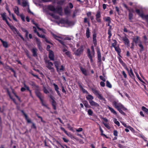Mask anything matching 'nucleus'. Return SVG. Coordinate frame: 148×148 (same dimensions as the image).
Masks as SVG:
<instances>
[{
  "mask_svg": "<svg viewBox=\"0 0 148 148\" xmlns=\"http://www.w3.org/2000/svg\"><path fill=\"white\" fill-rule=\"evenodd\" d=\"M91 49L92 50L91 52V54L90 53V50L88 49L87 50L88 56L90 59L91 62H92L93 61L92 57L93 56H94L95 55V51L94 49V47L93 46H91Z\"/></svg>",
  "mask_w": 148,
  "mask_h": 148,
  "instance_id": "1",
  "label": "nucleus"
},
{
  "mask_svg": "<svg viewBox=\"0 0 148 148\" xmlns=\"http://www.w3.org/2000/svg\"><path fill=\"white\" fill-rule=\"evenodd\" d=\"M84 50L83 46L82 45L80 47L74 52L75 54L77 56H80L83 53Z\"/></svg>",
  "mask_w": 148,
  "mask_h": 148,
  "instance_id": "2",
  "label": "nucleus"
},
{
  "mask_svg": "<svg viewBox=\"0 0 148 148\" xmlns=\"http://www.w3.org/2000/svg\"><path fill=\"white\" fill-rule=\"evenodd\" d=\"M113 104L115 108L117 110L123 107V106L120 103L117 102L116 101H114L113 102Z\"/></svg>",
  "mask_w": 148,
  "mask_h": 148,
  "instance_id": "3",
  "label": "nucleus"
},
{
  "mask_svg": "<svg viewBox=\"0 0 148 148\" xmlns=\"http://www.w3.org/2000/svg\"><path fill=\"white\" fill-rule=\"evenodd\" d=\"M35 93L36 95L39 99L40 100V99H42L41 98L42 95L41 93L39 91V88L35 89Z\"/></svg>",
  "mask_w": 148,
  "mask_h": 148,
  "instance_id": "4",
  "label": "nucleus"
},
{
  "mask_svg": "<svg viewBox=\"0 0 148 148\" xmlns=\"http://www.w3.org/2000/svg\"><path fill=\"white\" fill-rule=\"evenodd\" d=\"M54 55L53 52L52 51H50L49 52V58L51 60H54Z\"/></svg>",
  "mask_w": 148,
  "mask_h": 148,
  "instance_id": "5",
  "label": "nucleus"
},
{
  "mask_svg": "<svg viewBox=\"0 0 148 148\" xmlns=\"http://www.w3.org/2000/svg\"><path fill=\"white\" fill-rule=\"evenodd\" d=\"M37 49L36 48H33L31 50V51L33 53V56L35 57H36L38 56L37 54Z\"/></svg>",
  "mask_w": 148,
  "mask_h": 148,
  "instance_id": "6",
  "label": "nucleus"
},
{
  "mask_svg": "<svg viewBox=\"0 0 148 148\" xmlns=\"http://www.w3.org/2000/svg\"><path fill=\"white\" fill-rule=\"evenodd\" d=\"M97 58L98 60V62H101V53L99 48L97 49Z\"/></svg>",
  "mask_w": 148,
  "mask_h": 148,
  "instance_id": "7",
  "label": "nucleus"
},
{
  "mask_svg": "<svg viewBox=\"0 0 148 148\" xmlns=\"http://www.w3.org/2000/svg\"><path fill=\"white\" fill-rule=\"evenodd\" d=\"M123 40L124 41L125 45H127L128 47H130V42L128 38L126 36L123 37Z\"/></svg>",
  "mask_w": 148,
  "mask_h": 148,
  "instance_id": "8",
  "label": "nucleus"
},
{
  "mask_svg": "<svg viewBox=\"0 0 148 148\" xmlns=\"http://www.w3.org/2000/svg\"><path fill=\"white\" fill-rule=\"evenodd\" d=\"M89 102L91 106L95 107H99V105L98 104L92 100H89Z\"/></svg>",
  "mask_w": 148,
  "mask_h": 148,
  "instance_id": "9",
  "label": "nucleus"
},
{
  "mask_svg": "<svg viewBox=\"0 0 148 148\" xmlns=\"http://www.w3.org/2000/svg\"><path fill=\"white\" fill-rule=\"evenodd\" d=\"M15 29H13L12 30L13 32L15 31L16 33L18 35L21 37V39L23 41H25V39L22 36L21 34L19 32V31L17 30V29L15 27Z\"/></svg>",
  "mask_w": 148,
  "mask_h": 148,
  "instance_id": "10",
  "label": "nucleus"
},
{
  "mask_svg": "<svg viewBox=\"0 0 148 148\" xmlns=\"http://www.w3.org/2000/svg\"><path fill=\"white\" fill-rule=\"evenodd\" d=\"M53 63L55 65V67L57 71L58 72H59V69L58 68V67L60 65V62L57 61H56L54 62Z\"/></svg>",
  "mask_w": 148,
  "mask_h": 148,
  "instance_id": "11",
  "label": "nucleus"
},
{
  "mask_svg": "<svg viewBox=\"0 0 148 148\" xmlns=\"http://www.w3.org/2000/svg\"><path fill=\"white\" fill-rule=\"evenodd\" d=\"M78 85L80 89H81L82 92L84 93H86L87 94H88V91L86 90L81 85L80 83H78Z\"/></svg>",
  "mask_w": 148,
  "mask_h": 148,
  "instance_id": "12",
  "label": "nucleus"
},
{
  "mask_svg": "<svg viewBox=\"0 0 148 148\" xmlns=\"http://www.w3.org/2000/svg\"><path fill=\"white\" fill-rule=\"evenodd\" d=\"M129 75L130 76V77H131L133 79H135V77L134 75L132 69L131 68L130 69V72L128 73Z\"/></svg>",
  "mask_w": 148,
  "mask_h": 148,
  "instance_id": "13",
  "label": "nucleus"
},
{
  "mask_svg": "<svg viewBox=\"0 0 148 148\" xmlns=\"http://www.w3.org/2000/svg\"><path fill=\"white\" fill-rule=\"evenodd\" d=\"M80 69L84 74L85 75H87V71L86 69L83 68L82 67H80Z\"/></svg>",
  "mask_w": 148,
  "mask_h": 148,
  "instance_id": "14",
  "label": "nucleus"
},
{
  "mask_svg": "<svg viewBox=\"0 0 148 148\" xmlns=\"http://www.w3.org/2000/svg\"><path fill=\"white\" fill-rule=\"evenodd\" d=\"M92 90L93 92L97 96L99 95V91L96 89L92 88Z\"/></svg>",
  "mask_w": 148,
  "mask_h": 148,
  "instance_id": "15",
  "label": "nucleus"
},
{
  "mask_svg": "<svg viewBox=\"0 0 148 148\" xmlns=\"http://www.w3.org/2000/svg\"><path fill=\"white\" fill-rule=\"evenodd\" d=\"M108 109L110 111L114 114H116L117 113L116 111L112 108L110 107L109 106H108Z\"/></svg>",
  "mask_w": 148,
  "mask_h": 148,
  "instance_id": "16",
  "label": "nucleus"
},
{
  "mask_svg": "<svg viewBox=\"0 0 148 148\" xmlns=\"http://www.w3.org/2000/svg\"><path fill=\"white\" fill-rule=\"evenodd\" d=\"M114 49L117 52L118 55L120 56V54L121 51V49L119 47H115Z\"/></svg>",
  "mask_w": 148,
  "mask_h": 148,
  "instance_id": "17",
  "label": "nucleus"
},
{
  "mask_svg": "<svg viewBox=\"0 0 148 148\" xmlns=\"http://www.w3.org/2000/svg\"><path fill=\"white\" fill-rule=\"evenodd\" d=\"M48 8L51 11L53 12H55L56 10L54 6L52 5H49L48 6Z\"/></svg>",
  "mask_w": 148,
  "mask_h": 148,
  "instance_id": "18",
  "label": "nucleus"
},
{
  "mask_svg": "<svg viewBox=\"0 0 148 148\" xmlns=\"http://www.w3.org/2000/svg\"><path fill=\"white\" fill-rule=\"evenodd\" d=\"M86 98L88 100H92L94 98L93 97L90 95H88L86 97Z\"/></svg>",
  "mask_w": 148,
  "mask_h": 148,
  "instance_id": "19",
  "label": "nucleus"
},
{
  "mask_svg": "<svg viewBox=\"0 0 148 148\" xmlns=\"http://www.w3.org/2000/svg\"><path fill=\"white\" fill-rule=\"evenodd\" d=\"M90 33L89 29L88 27L87 28L86 32V35L87 38H88L90 37Z\"/></svg>",
  "mask_w": 148,
  "mask_h": 148,
  "instance_id": "20",
  "label": "nucleus"
},
{
  "mask_svg": "<svg viewBox=\"0 0 148 148\" xmlns=\"http://www.w3.org/2000/svg\"><path fill=\"white\" fill-rule=\"evenodd\" d=\"M14 12L17 15H19V12L18 10V7H15V8L14 9Z\"/></svg>",
  "mask_w": 148,
  "mask_h": 148,
  "instance_id": "21",
  "label": "nucleus"
},
{
  "mask_svg": "<svg viewBox=\"0 0 148 148\" xmlns=\"http://www.w3.org/2000/svg\"><path fill=\"white\" fill-rule=\"evenodd\" d=\"M98 98L100 100H101L105 102L106 101L105 99L102 96V95L99 94V95L97 96Z\"/></svg>",
  "mask_w": 148,
  "mask_h": 148,
  "instance_id": "22",
  "label": "nucleus"
},
{
  "mask_svg": "<svg viewBox=\"0 0 148 148\" xmlns=\"http://www.w3.org/2000/svg\"><path fill=\"white\" fill-rule=\"evenodd\" d=\"M52 66L50 65H49L47 64V67L50 70L51 72H53L54 71V69L52 67Z\"/></svg>",
  "mask_w": 148,
  "mask_h": 148,
  "instance_id": "23",
  "label": "nucleus"
},
{
  "mask_svg": "<svg viewBox=\"0 0 148 148\" xmlns=\"http://www.w3.org/2000/svg\"><path fill=\"white\" fill-rule=\"evenodd\" d=\"M139 40V37L138 36H136L133 39V41L136 44L137 43Z\"/></svg>",
  "mask_w": 148,
  "mask_h": 148,
  "instance_id": "24",
  "label": "nucleus"
},
{
  "mask_svg": "<svg viewBox=\"0 0 148 148\" xmlns=\"http://www.w3.org/2000/svg\"><path fill=\"white\" fill-rule=\"evenodd\" d=\"M142 110L147 114H148V109L144 106L142 107Z\"/></svg>",
  "mask_w": 148,
  "mask_h": 148,
  "instance_id": "25",
  "label": "nucleus"
},
{
  "mask_svg": "<svg viewBox=\"0 0 148 148\" xmlns=\"http://www.w3.org/2000/svg\"><path fill=\"white\" fill-rule=\"evenodd\" d=\"M136 12L137 14L139 15L140 16H141L142 17H143V14L140 13V10H139L137 9H136Z\"/></svg>",
  "mask_w": 148,
  "mask_h": 148,
  "instance_id": "26",
  "label": "nucleus"
},
{
  "mask_svg": "<svg viewBox=\"0 0 148 148\" xmlns=\"http://www.w3.org/2000/svg\"><path fill=\"white\" fill-rule=\"evenodd\" d=\"M138 45L139 47L140 48V52H141L142 51L144 50V47L143 45L140 43L139 45Z\"/></svg>",
  "mask_w": 148,
  "mask_h": 148,
  "instance_id": "27",
  "label": "nucleus"
},
{
  "mask_svg": "<svg viewBox=\"0 0 148 148\" xmlns=\"http://www.w3.org/2000/svg\"><path fill=\"white\" fill-rule=\"evenodd\" d=\"M32 86L34 87L35 88V89L38 88H39V86L36 85L33 82L32 83V84H31Z\"/></svg>",
  "mask_w": 148,
  "mask_h": 148,
  "instance_id": "28",
  "label": "nucleus"
},
{
  "mask_svg": "<svg viewBox=\"0 0 148 148\" xmlns=\"http://www.w3.org/2000/svg\"><path fill=\"white\" fill-rule=\"evenodd\" d=\"M106 86L107 87L109 88L112 87V85L108 81L106 82Z\"/></svg>",
  "mask_w": 148,
  "mask_h": 148,
  "instance_id": "29",
  "label": "nucleus"
},
{
  "mask_svg": "<svg viewBox=\"0 0 148 148\" xmlns=\"http://www.w3.org/2000/svg\"><path fill=\"white\" fill-rule=\"evenodd\" d=\"M64 12L66 14H69L70 13V12L69 10L68 7L66 8L64 10Z\"/></svg>",
  "mask_w": 148,
  "mask_h": 148,
  "instance_id": "30",
  "label": "nucleus"
},
{
  "mask_svg": "<svg viewBox=\"0 0 148 148\" xmlns=\"http://www.w3.org/2000/svg\"><path fill=\"white\" fill-rule=\"evenodd\" d=\"M133 14L130 11L129 13V19L130 20H131L133 18Z\"/></svg>",
  "mask_w": 148,
  "mask_h": 148,
  "instance_id": "31",
  "label": "nucleus"
},
{
  "mask_svg": "<svg viewBox=\"0 0 148 148\" xmlns=\"http://www.w3.org/2000/svg\"><path fill=\"white\" fill-rule=\"evenodd\" d=\"M2 17L3 18V20L4 21L6 20V16L5 15V13H3L1 14Z\"/></svg>",
  "mask_w": 148,
  "mask_h": 148,
  "instance_id": "32",
  "label": "nucleus"
},
{
  "mask_svg": "<svg viewBox=\"0 0 148 148\" xmlns=\"http://www.w3.org/2000/svg\"><path fill=\"white\" fill-rule=\"evenodd\" d=\"M114 121L115 124H116L118 126H120V123L118 121H117V119H116L114 118Z\"/></svg>",
  "mask_w": 148,
  "mask_h": 148,
  "instance_id": "33",
  "label": "nucleus"
},
{
  "mask_svg": "<svg viewBox=\"0 0 148 148\" xmlns=\"http://www.w3.org/2000/svg\"><path fill=\"white\" fill-rule=\"evenodd\" d=\"M88 114L90 116L92 115L93 113V111L91 109H89L88 110Z\"/></svg>",
  "mask_w": 148,
  "mask_h": 148,
  "instance_id": "34",
  "label": "nucleus"
},
{
  "mask_svg": "<svg viewBox=\"0 0 148 148\" xmlns=\"http://www.w3.org/2000/svg\"><path fill=\"white\" fill-rule=\"evenodd\" d=\"M111 19V18L110 17H107L106 19H105V21L108 22V23H110Z\"/></svg>",
  "mask_w": 148,
  "mask_h": 148,
  "instance_id": "35",
  "label": "nucleus"
},
{
  "mask_svg": "<svg viewBox=\"0 0 148 148\" xmlns=\"http://www.w3.org/2000/svg\"><path fill=\"white\" fill-rule=\"evenodd\" d=\"M96 18H100L101 16L100 13L99 11H98L97 12V14L96 15Z\"/></svg>",
  "mask_w": 148,
  "mask_h": 148,
  "instance_id": "36",
  "label": "nucleus"
},
{
  "mask_svg": "<svg viewBox=\"0 0 148 148\" xmlns=\"http://www.w3.org/2000/svg\"><path fill=\"white\" fill-rule=\"evenodd\" d=\"M66 24H67L69 25H70L72 24V22L71 21H70L68 19H66Z\"/></svg>",
  "mask_w": 148,
  "mask_h": 148,
  "instance_id": "37",
  "label": "nucleus"
},
{
  "mask_svg": "<svg viewBox=\"0 0 148 148\" xmlns=\"http://www.w3.org/2000/svg\"><path fill=\"white\" fill-rule=\"evenodd\" d=\"M43 91L44 92L45 94H48L49 93V91L45 87H43Z\"/></svg>",
  "mask_w": 148,
  "mask_h": 148,
  "instance_id": "38",
  "label": "nucleus"
},
{
  "mask_svg": "<svg viewBox=\"0 0 148 148\" xmlns=\"http://www.w3.org/2000/svg\"><path fill=\"white\" fill-rule=\"evenodd\" d=\"M3 46L5 48H7L8 47V44L7 42L5 41L2 43Z\"/></svg>",
  "mask_w": 148,
  "mask_h": 148,
  "instance_id": "39",
  "label": "nucleus"
},
{
  "mask_svg": "<svg viewBox=\"0 0 148 148\" xmlns=\"http://www.w3.org/2000/svg\"><path fill=\"white\" fill-rule=\"evenodd\" d=\"M23 6L25 7L28 5V3L26 1H23L22 3Z\"/></svg>",
  "mask_w": 148,
  "mask_h": 148,
  "instance_id": "40",
  "label": "nucleus"
},
{
  "mask_svg": "<svg viewBox=\"0 0 148 148\" xmlns=\"http://www.w3.org/2000/svg\"><path fill=\"white\" fill-rule=\"evenodd\" d=\"M121 108H120L119 109H118L117 110L119 112L122 114L123 115H125V113L123 111L121 110Z\"/></svg>",
  "mask_w": 148,
  "mask_h": 148,
  "instance_id": "41",
  "label": "nucleus"
},
{
  "mask_svg": "<svg viewBox=\"0 0 148 148\" xmlns=\"http://www.w3.org/2000/svg\"><path fill=\"white\" fill-rule=\"evenodd\" d=\"M63 46H65L64 42L62 40L57 39Z\"/></svg>",
  "mask_w": 148,
  "mask_h": 148,
  "instance_id": "42",
  "label": "nucleus"
},
{
  "mask_svg": "<svg viewBox=\"0 0 148 148\" xmlns=\"http://www.w3.org/2000/svg\"><path fill=\"white\" fill-rule=\"evenodd\" d=\"M33 24H34L35 26H36V27L37 28V29H39V30L40 31H41L43 29H42L41 28L38 27V25L37 23H33Z\"/></svg>",
  "mask_w": 148,
  "mask_h": 148,
  "instance_id": "43",
  "label": "nucleus"
},
{
  "mask_svg": "<svg viewBox=\"0 0 148 148\" xmlns=\"http://www.w3.org/2000/svg\"><path fill=\"white\" fill-rule=\"evenodd\" d=\"M64 2V1L63 0H60L57 2L58 4L60 5H62Z\"/></svg>",
  "mask_w": 148,
  "mask_h": 148,
  "instance_id": "44",
  "label": "nucleus"
},
{
  "mask_svg": "<svg viewBox=\"0 0 148 148\" xmlns=\"http://www.w3.org/2000/svg\"><path fill=\"white\" fill-rule=\"evenodd\" d=\"M66 20H64V19H61V20L60 21V23H62V24H66Z\"/></svg>",
  "mask_w": 148,
  "mask_h": 148,
  "instance_id": "45",
  "label": "nucleus"
},
{
  "mask_svg": "<svg viewBox=\"0 0 148 148\" xmlns=\"http://www.w3.org/2000/svg\"><path fill=\"white\" fill-rule=\"evenodd\" d=\"M25 119L29 123H32L31 121L29 119H28L27 116V117H25Z\"/></svg>",
  "mask_w": 148,
  "mask_h": 148,
  "instance_id": "46",
  "label": "nucleus"
},
{
  "mask_svg": "<svg viewBox=\"0 0 148 148\" xmlns=\"http://www.w3.org/2000/svg\"><path fill=\"white\" fill-rule=\"evenodd\" d=\"M53 85L54 86L55 89L56 90H57L59 89V88L57 85L55 84H53Z\"/></svg>",
  "mask_w": 148,
  "mask_h": 148,
  "instance_id": "47",
  "label": "nucleus"
},
{
  "mask_svg": "<svg viewBox=\"0 0 148 148\" xmlns=\"http://www.w3.org/2000/svg\"><path fill=\"white\" fill-rule=\"evenodd\" d=\"M99 78L100 79L102 80L103 82H104L106 81V79L104 78L103 76H99Z\"/></svg>",
  "mask_w": 148,
  "mask_h": 148,
  "instance_id": "48",
  "label": "nucleus"
},
{
  "mask_svg": "<svg viewBox=\"0 0 148 148\" xmlns=\"http://www.w3.org/2000/svg\"><path fill=\"white\" fill-rule=\"evenodd\" d=\"M108 34L109 35L108 38H110L112 36V34L111 33V31L110 30H108Z\"/></svg>",
  "mask_w": 148,
  "mask_h": 148,
  "instance_id": "49",
  "label": "nucleus"
},
{
  "mask_svg": "<svg viewBox=\"0 0 148 148\" xmlns=\"http://www.w3.org/2000/svg\"><path fill=\"white\" fill-rule=\"evenodd\" d=\"M93 41L95 46H96L97 45L96 38L93 39Z\"/></svg>",
  "mask_w": 148,
  "mask_h": 148,
  "instance_id": "50",
  "label": "nucleus"
},
{
  "mask_svg": "<svg viewBox=\"0 0 148 148\" xmlns=\"http://www.w3.org/2000/svg\"><path fill=\"white\" fill-rule=\"evenodd\" d=\"M40 101H41V103H42V105L43 106H44L46 107H47V106L45 104L43 101V100L42 99H40Z\"/></svg>",
  "mask_w": 148,
  "mask_h": 148,
  "instance_id": "51",
  "label": "nucleus"
},
{
  "mask_svg": "<svg viewBox=\"0 0 148 148\" xmlns=\"http://www.w3.org/2000/svg\"><path fill=\"white\" fill-rule=\"evenodd\" d=\"M83 103L84 104V106L86 107L88 104V103L87 102V101H84L83 102Z\"/></svg>",
  "mask_w": 148,
  "mask_h": 148,
  "instance_id": "52",
  "label": "nucleus"
},
{
  "mask_svg": "<svg viewBox=\"0 0 148 148\" xmlns=\"http://www.w3.org/2000/svg\"><path fill=\"white\" fill-rule=\"evenodd\" d=\"M135 73L136 74V75L138 79L140 81H141V79L140 77H139V75L138 74V73L136 72H135Z\"/></svg>",
  "mask_w": 148,
  "mask_h": 148,
  "instance_id": "53",
  "label": "nucleus"
},
{
  "mask_svg": "<svg viewBox=\"0 0 148 148\" xmlns=\"http://www.w3.org/2000/svg\"><path fill=\"white\" fill-rule=\"evenodd\" d=\"M122 74L125 78H127V75L124 71H122Z\"/></svg>",
  "mask_w": 148,
  "mask_h": 148,
  "instance_id": "54",
  "label": "nucleus"
},
{
  "mask_svg": "<svg viewBox=\"0 0 148 148\" xmlns=\"http://www.w3.org/2000/svg\"><path fill=\"white\" fill-rule=\"evenodd\" d=\"M46 62L48 63V64L49 65H51V66H53V64L51 62H49V61H47Z\"/></svg>",
  "mask_w": 148,
  "mask_h": 148,
  "instance_id": "55",
  "label": "nucleus"
},
{
  "mask_svg": "<svg viewBox=\"0 0 148 148\" xmlns=\"http://www.w3.org/2000/svg\"><path fill=\"white\" fill-rule=\"evenodd\" d=\"M100 84L102 87H104L105 86V83L104 82H101L100 83Z\"/></svg>",
  "mask_w": 148,
  "mask_h": 148,
  "instance_id": "56",
  "label": "nucleus"
},
{
  "mask_svg": "<svg viewBox=\"0 0 148 148\" xmlns=\"http://www.w3.org/2000/svg\"><path fill=\"white\" fill-rule=\"evenodd\" d=\"M20 16H21V17L22 20L23 21H25V17L24 16H23V15L22 14H21V15H20Z\"/></svg>",
  "mask_w": 148,
  "mask_h": 148,
  "instance_id": "57",
  "label": "nucleus"
},
{
  "mask_svg": "<svg viewBox=\"0 0 148 148\" xmlns=\"http://www.w3.org/2000/svg\"><path fill=\"white\" fill-rule=\"evenodd\" d=\"M37 45V46H38V48L40 50H42V48L41 47V46L40 43L38 44Z\"/></svg>",
  "mask_w": 148,
  "mask_h": 148,
  "instance_id": "58",
  "label": "nucleus"
},
{
  "mask_svg": "<svg viewBox=\"0 0 148 148\" xmlns=\"http://www.w3.org/2000/svg\"><path fill=\"white\" fill-rule=\"evenodd\" d=\"M69 57H70V51H67L65 53Z\"/></svg>",
  "mask_w": 148,
  "mask_h": 148,
  "instance_id": "59",
  "label": "nucleus"
},
{
  "mask_svg": "<svg viewBox=\"0 0 148 148\" xmlns=\"http://www.w3.org/2000/svg\"><path fill=\"white\" fill-rule=\"evenodd\" d=\"M118 132L116 130H115L114 131V135L115 136H117Z\"/></svg>",
  "mask_w": 148,
  "mask_h": 148,
  "instance_id": "60",
  "label": "nucleus"
},
{
  "mask_svg": "<svg viewBox=\"0 0 148 148\" xmlns=\"http://www.w3.org/2000/svg\"><path fill=\"white\" fill-rule=\"evenodd\" d=\"M50 46L49 45H47V48H46L47 51H49V52H50V51H51V50H50Z\"/></svg>",
  "mask_w": 148,
  "mask_h": 148,
  "instance_id": "61",
  "label": "nucleus"
},
{
  "mask_svg": "<svg viewBox=\"0 0 148 148\" xmlns=\"http://www.w3.org/2000/svg\"><path fill=\"white\" fill-rule=\"evenodd\" d=\"M62 91L65 94H66V91L65 90V89H64V87L63 86H62Z\"/></svg>",
  "mask_w": 148,
  "mask_h": 148,
  "instance_id": "62",
  "label": "nucleus"
},
{
  "mask_svg": "<svg viewBox=\"0 0 148 148\" xmlns=\"http://www.w3.org/2000/svg\"><path fill=\"white\" fill-rule=\"evenodd\" d=\"M103 124L104 125L105 127H106L108 129L110 128V126L107 124L106 123H103Z\"/></svg>",
  "mask_w": 148,
  "mask_h": 148,
  "instance_id": "63",
  "label": "nucleus"
},
{
  "mask_svg": "<svg viewBox=\"0 0 148 148\" xmlns=\"http://www.w3.org/2000/svg\"><path fill=\"white\" fill-rule=\"evenodd\" d=\"M62 138L64 141L66 143H68L69 141V140H68L67 139L63 137Z\"/></svg>",
  "mask_w": 148,
  "mask_h": 148,
  "instance_id": "64",
  "label": "nucleus"
}]
</instances>
